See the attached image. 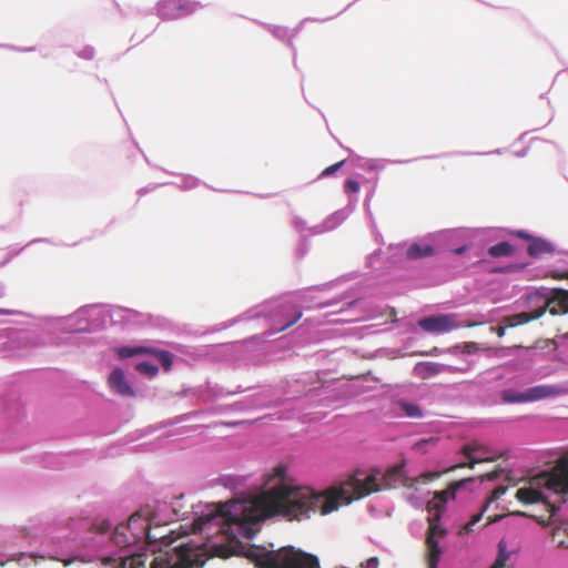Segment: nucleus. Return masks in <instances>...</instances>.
<instances>
[{
    "mask_svg": "<svg viewBox=\"0 0 568 568\" xmlns=\"http://www.w3.org/2000/svg\"><path fill=\"white\" fill-rule=\"evenodd\" d=\"M281 465L274 467L264 477V490L258 495L244 499L233 500L226 504H203L192 506L193 532L207 535V540L197 544L190 540L175 546L172 549L160 551L155 555L151 568H202L209 557L229 558L233 555H244L251 559L256 568H320L317 556L306 552L292 545L268 550L263 546H244L242 539L251 540L255 537L261 521L273 517L283 516L288 519L295 517L282 513H274L255 518V513L262 508V500L271 495V477ZM312 513L296 520L308 518Z\"/></svg>",
    "mask_w": 568,
    "mask_h": 568,
    "instance_id": "obj_1",
    "label": "nucleus"
},
{
    "mask_svg": "<svg viewBox=\"0 0 568 568\" xmlns=\"http://www.w3.org/2000/svg\"><path fill=\"white\" fill-rule=\"evenodd\" d=\"M272 493L262 500V508L255 513V518L282 513L286 516L302 518L311 510H321L328 515L341 506L349 505L353 500L364 498L372 493L383 489L406 486L412 488L419 478L406 475L404 465H396L385 471L373 470L364 478L353 476L338 488L326 493H315L310 487L296 485L287 475V467L281 465L271 477Z\"/></svg>",
    "mask_w": 568,
    "mask_h": 568,
    "instance_id": "obj_2",
    "label": "nucleus"
},
{
    "mask_svg": "<svg viewBox=\"0 0 568 568\" xmlns=\"http://www.w3.org/2000/svg\"><path fill=\"white\" fill-rule=\"evenodd\" d=\"M552 494L568 498V460H562L551 473L531 478L516 493V498L525 504L545 503Z\"/></svg>",
    "mask_w": 568,
    "mask_h": 568,
    "instance_id": "obj_3",
    "label": "nucleus"
},
{
    "mask_svg": "<svg viewBox=\"0 0 568 568\" xmlns=\"http://www.w3.org/2000/svg\"><path fill=\"white\" fill-rule=\"evenodd\" d=\"M104 324L103 311L99 305H88L65 317H53L44 323L41 332L82 333L97 331Z\"/></svg>",
    "mask_w": 568,
    "mask_h": 568,
    "instance_id": "obj_4",
    "label": "nucleus"
},
{
    "mask_svg": "<svg viewBox=\"0 0 568 568\" xmlns=\"http://www.w3.org/2000/svg\"><path fill=\"white\" fill-rule=\"evenodd\" d=\"M520 305L526 311L506 316L503 320L505 327H516L541 317L549 306V288L540 287L527 291L521 297Z\"/></svg>",
    "mask_w": 568,
    "mask_h": 568,
    "instance_id": "obj_5",
    "label": "nucleus"
},
{
    "mask_svg": "<svg viewBox=\"0 0 568 568\" xmlns=\"http://www.w3.org/2000/svg\"><path fill=\"white\" fill-rule=\"evenodd\" d=\"M568 393V388L557 384H540L524 392L505 390L503 399L506 403H531L545 398H555Z\"/></svg>",
    "mask_w": 568,
    "mask_h": 568,
    "instance_id": "obj_6",
    "label": "nucleus"
},
{
    "mask_svg": "<svg viewBox=\"0 0 568 568\" xmlns=\"http://www.w3.org/2000/svg\"><path fill=\"white\" fill-rule=\"evenodd\" d=\"M462 453L468 459V462L462 463L457 466H453L450 469H455L457 467L475 468L477 464L485 462H495L501 456V454L491 449L487 445L476 440L464 445L462 448Z\"/></svg>",
    "mask_w": 568,
    "mask_h": 568,
    "instance_id": "obj_7",
    "label": "nucleus"
},
{
    "mask_svg": "<svg viewBox=\"0 0 568 568\" xmlns=\"http://www.w3.org/2000/svg\"><path fill=\"white\" fill-rule=\"evenodd\" d=\"M476 324H466L465 326L473 327ZM418 326L427 333L440 335L460 328L464 325L457 322L455 314H439L419 320Z\"/></svg>",
    "mask_w": 568,
    "mask_h": 568,
    "instance_id": "obj_8",
    "label": "nucleus"
},
{
    "mask_svg": "<svg viewBox=\"0 0 568 568\" xmlns=\"http://www.w3.org/2000/svg\"><path fill=\"white\" fill-rule=\"evenodd\" d=\"M201 4L192 0H162L158 3L156 10L163 19H178L193 13Z\"/></svg>",
    "mask_w": 568,
    "mask_h": 568,
    "instance_id": "obj_9",
    "label": "nucleus"
},
{
    "mask_svg": "<svg viewBox=\"0 0 568 568\" xmlns=\"http://www.w3.org/2000/svg\"><path fill=\"white\" fill-rule=\"evenodd\" d=\"M511 233L520 239L529 241L527 251L532 257L542 258L554 256L558 252L556 245L546 239L531 236L523 230L514 231Z\"/></svg>",
    "mask_w": 568,
    "mask_h": 568,
    "instance_id": "obj_10",
    "label": "nucleus"
},
{
    "mask_svg": "<svg viewBox=\"0 0 568 568\" xmlns=\"http://www.w3.org/2000/svg\"><path fill=\"white\" fill-rule=\"evenodd\" d=\"M473 481V477L464 478L462 480L453 483L447 489L436 493L433 499L428 501L429 511L436 510V514L434 516L438 518L440 508H443L450 498L454 499L456 493L460 488H465L468 484Z\"/></svg>",
    "mask_w": 568,
    "mask_h": 568,
    "instance_id": "obj_11",
    "label": "nucleus"
},
{
    "mask_svg": "<svg viewBox=\"0 0 568 568\" xmlns=\"http://www.w3.org/2000/svg\"><path fill=\"white\" fill-rule=\"evenodd\" d=\"M430 520L429 531L426 538V545L428 550V568H437V565L440 559L442 550L439 547L438 540H436V535H442L444 531L442 530L439 524L434 520Z\"/></svg>",
    "mask_w": 568,
    "mask_h": 568,
    "instance_id": "obj_12",
    "label": "nucleus"
},
{
    "mask_svg": "<svg viewBox=\"0 0 568 568\" xmlns=\"http://www.w3.org/2000/svg\"><path fill=\"white\" fill-rule=\"evenodd\" d=\"M146 556L144 554L123 555L119 557H104L102 564L111 568H144Z\"/></svg>",
    "mask_w": 568,
    "mask_h": 568,
    "instance_id": "obj_13",
    "label": "nucleus"
},
{
    "mask_svg": "<svg viewBox=\"0 0 568 568\" xmlns=\"http://www.w3.org/2000/svg\"><path fill=\"white\" fill-rule=\"evenodd\" d=\"M108 384L113 393L122 397H132L135 395L132 386L128 382L122 368L115 367L108 378Z\"/></svg>",
    "mask_w": 568,
    "mask_h": 568,
    "instance_id": "obj_14",
    "label": "nucleus"
},
{
    "mask_svg": "<svg viewBox=\"0 0 568 568\" xmlns=\"http://www.w3.org/2000/svg\"><path fill=\"white\" fill-rule=\"evenodd\" d=\"M355 204H349L343 210L336 211L331 214L322 224L312 229V234L329 232L339 226L346 217L354 211Z\"/></svg>",
    "mask_w": 568,
    "mask_h": 568,
    "instance_id": "obj_15",
    "label": "nucleus"
},
{
    "mask_svg": "<svg viewBox=\"0 0 568 568\" xmlns=\"http://www.w3.org/2000/svg\"><path fill=\"white\" fill-rule=\"evenodd\" d=\"M548 311L551 315H560L568 313V291L549 288V306Z\"/></svg>",
    "mask_w": 568,
    "mask_h": 568,
    "instance_id": "obj_16",
    "label": "nucleus"
},
{
    "mask_svg": "<svg viewBox=\"0 0 568 568\" xmlns=\"http://www.w3.org/2000/svg\"><path fill=\"white\" fill-rule=\"evenodd\" d=\"M446 365L436 362H418L414 366V373L422 379H428L443 373Z\"/></svg>",
    "mask_w": 568,
    "mask_h": 568,
    "instance_id": "obj_17",
    "label": "nucleus"
},
{
    "mask_svg": "<svg viewBox=\"0 0 568 568\" xmlns=\"http://www.w3.org/2000/svg\"><path fill=\"white\" fill-rule=\"evenodd\" d=\"M434 254V247L429 244L414 243L407 251L406 256L409 260H418Z\"/></svg>",
    "mask_w": 568,
    "mask_h": 568,
    "instance_id": "obj_18",
    "label": "nucleus"
},
{
    "mask_svg": "<svg viewBox=\"0 0 568 568\" xmlns=\"http://www.w3.org/2000/svg\"><path fill=\"white\" fill-rule=\"evenodd\" d=\"M40 331L39 329H32V331H26L14 337V341L19 344L20 348H24L29 345L36 346L40 343L36 341L37 337H39Z\"/></svg>",
    "mask_w": 568,
    "mask_h": 568,
    "instance_id": "obj_19",
    "label": "nucleus"
},
{
    "mask_svg": "<svg viewBox=\"0 0 568 568\" xmlns=\"http://www.w3.org/2000/svg\"><path fill=\"white\" fill-rule=\"evenodd\" d=\"M488 252L494 257L509 256L514 253V247L510 243L503 241L490 246Z\"/></svg>",
    "mask_w": 568,
    "mask_h": 568,
    "instance_id": "obj_20",
    "label": "nucleus"
},
{
    "mask_svg": "<svg viewBox=\"0 0 568 568\" xmlns=\"http://www.w3.org/2000/svg\"><path fill=\"white\" fill-rule=\"evenodd\" d=\"M398 405L405 416L409 418H422L424 416L422 408L417 404L399 402Z\"/></svg>",
    "mask_w": 568,
    "mask_h": 568,
    "instance_id": "obj_21",
    "label": "nucleus"
},
{
    "mask_svg": "<svg viewBox=\"0 0 568 568\" xmlns=\"http://www.w3.org/2000/svg\"><path fill=\"white\" fill-rule=\"evenodd\" d=\"M436 443L437 438L435 437L424 438L416 442L413 446V449L418 454H426L429 448L436 446Z\"/></svg>",
    "mask_w": 568,
    "mask_h": 568,
    "instance_id": "obj_22",
    "label": "nucleus"
},
{
    "mask_svg": "<svg viewBox=\"0 0 568 568\" xmlns=\"http://www.w3.org/2000/svg\"><path fill=\"white\" fill-rule=\"evenodd\" d=\"M136 371L148 377H154L159 373V368L155 364H152V363L145 362V361L140 362L136 365Z\"/></svg>",
    "mask_w": 568,
    "mask_h": 568,
    "instance_id": "obj_23",
    "label": "nucleus"
},
{
    "mask_svg": "<svg viewBox=\"0 0 568 568\" xmlns=\"http://www.w3.org/2000/svg\"><path fill=\"white\" fill-rule=\"evenodd\" d=\"M144 351H145V348H143V347H126V346L118 347L115 349L118 356L121 358H129L136 354L143 353Z\"/></svg>",
    "mask_w": 568,
    "mask_h": 568,
    "instance_id": "obj_24",
    "label": "nucleus"
},
{
    "mask_svg": "<svg viewBox=\"0 0 568 568\" xmlns=\"http://www.w3.org/2000/svg\"><path fill=\"white\" fill-rule=\"evenodd\" d=\"M506 491L507 487L505 486H498L497 488H495L494 491L491 493V496L487 499L485 504V509H488L491 504L500 499L506 494Z\"/></svg>",
    "mask_w": 568,
    "mask_h": 568,
    "instance_id": "obj_25",
    "label": "nucleus"
},
{
    "mask_svg": "<svg viewBox=\"0 0 568 568\" xmlns=\"http://www.w3.org/2000/svg\"><path fill=\"white\" fill-rule=\"evenodd\" d=\"M499 554L497 558V565L494 568H501L505 566L506 561L509 558V554L506 551V545L504 541H500L499 545Z\"/></svg>",
    "mask_w": 568,
    "mask_h": 568,
    "instance_id": "obj_26",
    "label": "nucleus"
},
{
    "mask_svg": "<svg viewBox=\"0 0 568 568\" xmlns=\"http://www.w3.org/2000/svg\"><path fill=\"white\" fill-rule=\"evenodd\" d=\"M486 510L487 509H485V506H484L483 509L479 513L473 515L471 519L464 526V529L466 531H473L474 530V526L481 520V518L484 516V513Z\"/></svg>",
    "mask_w": 568,
    "mask_h": 568,
    "instance_id": "obj_27",
    "label": "nucleus"
},
{
    "mask_svg": "<svg viewBox=\"0 0 568 568\" xmlns=\"http://www.w3.org/2000/svg\"><path fill=\"white\" fill-rule=\"evenodd\" d=\"M158 358L162 363L165 369H170L172 366V356L168 351H161L158 353Z\"/></svg>",
    "mask_w": 568,
    "mask_h": 568,
    "instance_id": "obj_28",
    "label": "nucleus"
},
{
    "mask_svg": "<svg viewBox=\"0 0 568 568\" xmlns=\"http://www.w3.org/2000/svg\"><path fill=\"white\" fill-rule=\"evenodd\" d=\"M302 317V313L301 312H296L293 317L287 321L286 323H284L283 325L278 326L276 328V332H282V331H285L287 329L288 327H291L292 325H294L295 323H297L300 321V318Z\"/></svg>",
    "mask_w": 568,
    "mask_h": 568,
    "instance_id": "obj_29",
    "label": "nucleus"
},
{
    "mask_svg": "<svg viewBox=\"0 0 568 568\" xmlns=\"http://www.w3.org/2000/svg\"><path fill=\"white\" fill-rule=\"evenodd\" d=\"M345 192L346 193H358L359 192V183L356 180H347L345 182Z\"/></svg>",
    "mask_w": 568,
    "mask_h": 568,
    "instance_id": "obj_30",
    "label": "nucleus"
},
{
    "mask_svg": "<svg viewBox=\"0 0 568 568\" xmlns=\"http://www.w3.org/2000/svg\"><path fill=\"white\" fill-rule=\"evenodd\" d=\"M345 161H339L328 168H326L323 172H322V175L323 176H327V175H331L333 173H335L338 169H341L343 165H344Z\"/></svg>",
    "mask_w": 568,
    "mask_h": 568,
    "instance_id": "obj_31",
    "label": "nucleus"
},
{
    "mask_svg": "<svg viewBox=\"0 0 568 568\" xmlns=\"http://www.w3.org/2000/svg\"><path fill=\"white\" fill-rule=\"evenodd\" d=\"M440 476L439 473H436V471H427V473H424L419 476V478L424 479V481H432V480H435L437 479L438 477Z\"/></svg>",
    "mask_w": 568,
    "mask_h": 568,
    "instance_id": "obj_32",
    "label": "nucleus"
},
{
    "mask_svg": "<svg viewBox=\"0 0 568 568\" xmlns=\"http://www.w3.org/2000/svg\"><path fill=\"white\" fill-rule=\"evenodd\" d=\"M79 55L83 59L90 60L94 55V50L91 47H87L79 53Z\"/></svg>",
    "mask_w": 568,
    "mask_h": 568,
    "instance_id": "obj_33",
    "label": "nucleus"
},
{
    "mask_svg": "<svg viewBox=\"0 0 568 568\" xmlns=\"http://www.w3.org/2000/svg\"><path fill=\"white\" fill-rule=\"evenodd\" d=\"M197 184V180L193 176H187L184 179L183 187L185 189H192Z\"/></svg>",
    "mask_w": 568,
    "mask_h": 568,
    "instance_id": "obj_34",
    "label": "nucleus"
},
{
    "mask_svg": "<svg viewBox=\"0 0 568 568\" xmlns=\"http://www.w3.org/2000/svg\"><path fill=\"white\" fill-rule=\"evenodd\" d=\"M294 225H295L296 230H297L300 233H302V234H303V233L305 232V225H306V223H305V221H304V220H302V219H300V217H296V219L294 220Z\"/></svg>",
    "mask_w": 568,
    "mask_h": 568,
    "instance_id": "obj_35",
    "label": "nucleus"
},
{
    "mask_svg": "<svg viewBox=\"0 0 568 568\" xmlns=\"http://www.w3.org/2000/svg\"><path fill=\"white\" fill-rule=\"evenodd\" d=\"M362 568H378V559L376 557L369 558L365 564L362 565Z\"/></svg>",
    "mask_w": 568,
    "mask_h": 568,
    "instance_id": "obj_36",
    "label": "nucleus"
},
{
    "mask_svg": "<svg viewBox=\"0 0 568 568\" xmlns=\"http://www.w3.org/2000/svg\"><path fill=\"white\" fill-rule=\"evenodd\" d=\"M273 33H274L276 37H278V38L283 39V38H285V37H287V36H288V30H287V29H285V28H282V27H276V28L273 30Z\"/></svg>",
    "mask_w": 568,
    "mask_h": 568,
    "instance_id": "obj_37",
    "label": "nucleus"
},
{
    "mask_svg": "<svg viewBox=\"0 0 568 568\" xmlns=\"http://www.w3.org/2000/svg\"><path fill=\"white\" fill-rule=\"evenodd\" d=\"M500 471L501 470L497 469L495 471L488 473L485 475V478H487L488 480H495L499 477Z\"/></svg>",
    "mask_w": 568,
    "mask_h": 568,
    "instance_id": "obj_38",
    "label": "nucleus"
},
{
    "mask_svg": "<svg viewBox=\"0 0 568 568\" xmlns=\"http://www.w3.org/2000/svg\"><path fill=\"white\" fill-rule=\"evenodd\" d=\"M51 558L62 561L64 566H70L74 561V559H62V558L54 557V556H51Z\"/></svg>",
    "mask_w": 568,
    "mask_h": 568,
    "instance_id": "obj_39",
    "label": "nucleus"
},
{
    "mask_svg": "<svg viewBox=\"0 0 568 568\" xmlns=\"http://www.w3.org/2000/svg\"><path fill=\"white\" fill-rule=\"evenodd\" d=\"M466 251V246H459L457 248H455L453 252L456 253V254H463L464 252Z\"/></svg>",
    "mask_w": 568,
    "mask_h": 568,
    "instance_id": "obj_40",
    "label": "nucleus"
},
{
    "mask_svg": "<svg viewBox=\"0 0 568 568\" xmlns=\"http://www.w3.org/2000/svg\"><path fill=\"white\" fill-rule=\"evenodd\" d=\"M333 304H334L333 302H325V303L320 304L318 307L331 306Z\"/></svg>",
    "mask_w": 568,
    "mask_h": 568,
    "instance_id": "obj_41",
    "label": "nucleus"
},
{
    "mask_svg": "<svg viewBox=\"0 0 568 568\" xmlns=\"http://www.w3.org/2000/svg\"><path fill=\"white\" fill-rule=\"evenodd\" d=\"M49 343H55V344H58V342H57V341H54V339H52V338H48V339H45V341H43V342H42V344H49Z\"/></svg>",
    "mask_w": 568,
    "mask_h": 568,
    "instance_id": "obj_42",
    "label": "nucleus"
},
{
    "mask_svg": "<svg viewBox=\"0 0 568 568\" xmlns=\"http://www.w3.org/2000/svg\"><path fill=\"white\" fill-rule=\"evenodd\" d=\"M1 314H13V312H12V311H8V310H2V308H0V315H1Z\"/></svg>",
    "mask_w": 568,
    "mask_h": 568,
    "instance_id": "obj_43",
    "label": "nucleus"
},
{
    "mask_svg": "<svg viewBox=\"0 0 568 568\" xmlns=\"http://www.w3.org/2000/svg\"><path fill=\"white\" fill-rule=\"evenodd\" d=\"M499 518H500L499 516H496V517H494V518L488 517V523H495V521H497Z\"/></svg>",
    "mask_w": 568,
    "mask_h": 568,
    "instance_id": "obj_44",
    "label": "nucleus"
},
{
    "mask_svg": "<svg viewBox=\"0 0 568 568\" xmlns=\"http://www.w3.org/2000/svg\"><path fill=\"white\" fill-rule=\"evenodd\" d=\"M438 352V348H434L432 352L428 353V355H436Z\"/></svg>",
    "mask_w": 568,
    "mask_h": 568,
    "instance_id": "obj_45",
    "label": "nucleus"
},
{
    "mask_svg": "<svg viewBox=\"0 0 568 568\" xmlns=\"http://www.w3.org/2000/svg\"><path fill=\"white\" fill-rule=\"evenodd\" d=\"M357 304V302L353 301V302H349L347 305L349 308L354 307L355 305Z\"/></svg>",
    "mask_w": 568,
    "mask_h": 568,
    "instance_id": "obj_46",
    "label": "nucleus"
},
{
    "mask_svg": "<svg viewBox=\"0 0 568 568\" xmlns=\"http://www.w3.org/2000/svg\"><path fill=\"white\" fill-rule=\"evenodd\" d=\"M357 320H358L357 317H352V318H347V320H345V322H355V321H357Z\"/></svg>",
    "mask_w": 568,
    "mask_h": 568,
    "instance_id": "obj_47",
    "label": "nucleus"
},
{
    "mask_svg": "<svg viewBox=\"0 0 568 568\" xmlns=\"http://www.w3.org/2000/svg\"><path fill=\"white\" fill-rule=\"evenodd\" d=\"M504 329H505L504 327H500V328H499V332H498V335H499V336H503V335H504Z\"/></svg>",
    "mask_w": 568,
    "mask_h": 568,
    "instance_id": "obj_48",
    "label": "nucleus"
},
{
    "mask_svg": "<svg viewBox=\"0 0 568 568\" xmlns=\"http://www.w3.org/2000/svg\"><path fill=\"white\" fill-rule=\"evenodd\" d=\"M561 339H568V333L560 336Z\"/></svg>",
    "mask_w": 568,
    "mask_h": 568,
    "instance_id": "obj_49",
    "label": "nucleus"
},
{
    "mask_svg": "<svg viewBox=\"0 0 568 568\" xmlns=\"http://www.w3.org/2000/svg\"><path fill=\"white\" fill-rule=\"evenodd\" d=\"M375 168H376V165H375V164H373V163H369V164H368V169L373 170V169H375Z\"/></svg>",
    "mask_w": 568,
    "mask_h": 568,
    "instance_id": "obj_50",
    "label": "nucleus"
},
{
    "mask_svg": "<svg viewBox=\"0 0 568 568\" xmlns=\"http://www.w3.org/2000/svg\"><path fill=\"white\" fill-rule=\"evenodd\" d=\"M413 504L415 507H419L422 505V503H419V501H413Z\"/></svg>",
    "mask_w": 568,
    "mask_h": 568,
    "instance_id": "obj_51",
    "label": "nucleus"
},
{
    "mask_svg": "<svg viewBox=\"0 0 568 568\" xmlns=\"http://www.w3.org/2000/svg\"><path fill=\"white\" fill-rule=\"evenodd\" d=\"M133 521H135L134 517L130 518V523L132 524Z\"/></svg>",
    "mask_w": 568,
    "mask_h": 568,
    "instance_id": "obj_52",
    "label": "nucleus"
}]
</instances>
